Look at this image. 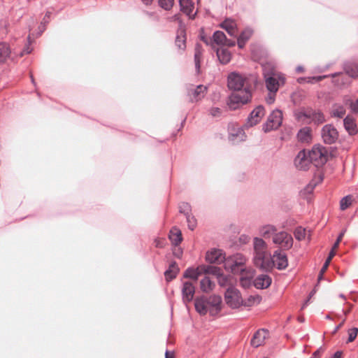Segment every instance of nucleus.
I'll list each match as a JSON object with an SVG mask.
<instances>
[{
	"label": "nucleus",
	"instance_id": "1",
	"mask_svg": "<svg viewBox=\"0 0 358 358\" xmlns=\"http://www.w3.org/2000/svg\"><path fill=\"white\" fill-rule=\"evenodd\" d=\"M257 82V78L252 74H242L231 72L227 77V86L234 91L228 97L227 105L231 110H236L250 102L252 87Z\"/></svg>",
	"mask_w": 358,
	"mask_h": 358
},
{
	"label": "nucleus",
	"instance_id": "2",
	"mask_svg": "<svg viewBox=\"0 0 358 358\" xmlns=\"http://www.w3.org/2000/svg\"><path fill=\"white\" fill-rule=\"evenodd\" d=\"M263 76L268 92H277L279 87L285 83V78L282 73L273 69H268L266 66H263Z\"/></svg>",
	"mask_w": 358,
	"mask_h": 358
},
{
	"label": "nucleus",
	"instance_id": "3",
	"mask_svg": "<svg viewBox=\"0 0 358 358\" xmlns=\"http://www.w3.org/2000/svg\"><path fill=\"white\" fill-rule=\"evenodd\" d=\"M267 248V243L262 238L255 237L253 238V262L256 267L262 269L266 268L265 258Z\"/></svg>",
	"mask_w": 358,
	"mask_h": 358
},
{
	"label": "nucleus",
	"instance_id": "4",
	"mask_svg": "<svg viewBox=\"0 0 358 358\" xmlns=\"http://www.w3.org/2000/svg\"><path fill=\"white\" fill-rule=\"evenodd\" d=\"M247 258L241 253H236L225 259L224 267L234 274H243L247 269Z\"/></svg>",
	"mask_w": 358,
	"mask_h": 358
},
{
	"label": "nucleus",
	"instance_id": "5",
	"mask_svg": "<svg viewBox=\"0 0 358 358\" xmlns=\"http://www.w3.org/2000/svg\"><path fill=\"white\" fill-rule=\"evenodd\" d=\"M311 163L316 167L323 166L328 159V151L321 145H315L311 150L308 152Z\"/></svg>",
	"mask_w": 358,
	"mask_h": 358
},
{
	"label": "nucleus",
	"instance_id": "6",
	"mask_svg": "<svg viewBox=\"0 0 358 358\" xmlns=\"http://www.w3.org/2000/svg\"><path fill=\"white\" fill-rule=\"evenodd\" d=\"M272 242L273 244L279 245L280 249L288 250L293 246L294 240L291 234L285 231L275 232L274 234Z\"/></svg>",
	"mask_w": 358,
	"mask_h": 358
},
{
	"label": "nucleus",
	"instance_id": "7",
	"mask_svg": "<svg viewBox=\"0 0 358 358\" xmlns=\"http://www.w3.org/2000/svg\"><path fill=\"white\" fill-rule=\"evenodd\" d=\"M226 303L231 308H239L243 304L241 293L235 287H230L224 293Z\"/></svg>",
	"mask_w": 358,
	"mask_h": 358
},
{
	"label": "nucleus",
	"instance_id": "8",
	"mask_svg": "<svg viewBox=\"0 0 358 358\" xmlns=\"http://www.w3.org/2000/svg\"><path fill=\"white\" fill-rule=\"evenodd\" d=\"M282 114L280 110H274L268 116L267 121L263 125L264 132L277 129L282 124Z\"/></svg>",
	"mask_w": 358,
	"mask_h": 358
},
{
	"label": "nucleus",
	"instance_id": "9",
	"mask_svg": "<svg viewBox=\"0 0 358 358\" xmlns=\"http://www.w3.org/2000/svg\"><path fill=\"white\" fill-rule=\"evenodd\" d=\"M321 135L326 144H333L338 138V132L332 124L324 125L322 129Z\"/></svg>",
	"mask_w": 358,
	"mask_h": 358
},
{
	"label": "nucleus",
	"instance_id": "10",
	"mask_svg": "<svg viewBox=\"0 0 358 358\" xmlns=\"http://www.w3.org/2000/svg\"><path fill=\"white\" fill-rule=\"evenodd\" d=\"M207 312L210 315L215 316L221 310L222 298L218 295H211L208 297L206 296Z\"/></svg>",
	"mask_w": 358,
	"mask_h": 358
},
{
	"label": "nucleus",
	"instance_id": "11",
	"mask_svg": "<svg viewBox=\"0 0 358 358\" xmlns=\"http://www.w3.org/2000/svg\"><path fill=\"white\" fill-rule=\"evenodd\" d=\"M228 131L229 140L234 143L243 141L245 139V134L243 129L234 124H229Z\"/></svg>",
	"mask_w": 358,
	"mask_h": 358
},
{
	"label": "nucleus",
	"instance_id": "12",
	"mask_svg": "<svg viewBox=\"0 0 358 358\" xmlns=\"http://www.w3.org/2000/svg\"><path fill=\"white\" fill-rule=\"evenodd\" d=\"M271 259L278 270H284L288 266L287 256L281 249L274 251Z\"/></svg>",
	"mask_w": 358,
	"mask_h": 358
},
{
	"label": "nucleus",
	"instance_id": "13",
	"mask_svg": "<svg viewBox=\"0 0 358 358\" xmlns=\"http://www.w3.org/2000/svg\"><path fill=\"white\" fill-rule=\"evenodd\" d=\"M310 164L312 163L306 150L299 151L294 159V165L296 169L303 171L308 170Z\"/></svg>",
	"mask_w": 358,
	"mask_h": 358
},
{
	"label": "nucleus",
	"instance_id": "14",
	"mask_svg": "<svg viewBox=\"0 0 358 358\" xmlns=\"http://www.w3.org/2000/svg\"><path fill=\"white\" fill-rule=\"evenodd\" d=\"M265 110L262 106H257L249 115L245 126L250 127L259 122L261 118L264 115Z\"/></svg>",
	"mask_w": 358,
	"mask_h": 358
},
{
	"label": "nucleus",
	"instance_id": "15",
	"mask_svg": "<svg viewBox=\"0 0 358 358\" xmlns=\"http://www.w3.org/2000/svg\"><path fill=\"white\" fill-rule=\"evenodd\" d=\"M302 115L308 120L309 123L313 122L314 124H319L325 121L324 115L321 111L311 108L305 110Z\"/></svg>",
	"mask_w": 358,
	"mask_h": 358
},
{
	"label": "nucleus",
	"instance_id": "16",
	"mask_svg": "<svg viewBox=\"0 0 358 358\" xmlns=\"http://www.w3.org/2000/svg\"><path fill=\"white\" fill-rule=\"evenodd\" d=\"M225 255L222 250L218 249H213L207 252L206 255V260L210 264H224Z\"/></svg>",
	"mask_w": 358,
	"mask_h": 358
},
{
	"label": "nucleus",
	"instance_id": "17",
	"mask_svg": "<svg viewBox=\"0 0 358 358\" xmlns=\"http://www.w3.org/2000/svg\"><path fill=\"white\" fill-rule=\"evenodd\" d=\"M337 76H342L341 78V83H338L337 85H349L350 83V80L348 78H345L343 77V73L342 72H336V73H331V74H329V75H324V76H311V77H308V80H307V83H315L317 82H320L321 80H322L323 79L326 78H329V77H331V78H336Z\"/></svg>",
	"mask_w": 358,
	"mask_h": 358
},
{
	"label": "nucleus",
	"instance_id": "18",
	"mask_svg": "<svg viewBox=\"0 0 358 358\" xmlns=\"http://www.w3.org/2000/svg\"><path fill=\"white\" fill-rule=\"evenodd\" d=\"M195 293V287L191 282H185L182 287V298L185 303L192 301Z\"/></svg>",
	"mask_w": 358,
	"mask_h": 358
},
{
	"label": "nucleus",
	"instance_id": "19",
	"mask_svg": "<svg viewBox=\"0 0 358 358\" xmlns=\"http://www.w3.org/2000/svg\"><path fill=\"white\" fill-rule=\"evenodd\" d=\"M268 335L269 332L266 329H260L257 330L250 341L251 345L254 348H258L262 345Z\"/></svg>",
	"mask_w": 358,
	"mask_h": 358
},
{
	"label": "nucleus",
	"instance_id": "20",
	"mask_svg": "<svg viewBox=\"0 0 358 358\" xmlns=\"http://www.w3.org/2000/svg\"><path fill=\"white\" fill-rule=\"evenodd\" d=\"M13 54L10 45L6 42H0V66L13 60Z\"/></svg>",
	"mask_w": 358,
	"mask_h": 358
},
{
	"label": "nucleus",
	"instance_id": "21",
	"mask_svg": "<svg viewBox=\"0 0 358 358\" xmlns=\"http://www.w3.org/2000/svg\"><path fill=\"white\" fill-rule=\"evenodd\" d=\"M208 87L203 85H199L196 88L189 90L188 94L190 96L192 102L201 100L206 94Z\"/></svg>",
	"mask_w": 358,
	"mask_h": 358
},
{
	"label": "nucleus",
	"instance_id": "22",
	"mask_svg": "<svg viewBox=\"0 0 358 358\" xmlns=\"http://www.w3.org/2000/svg\"><path fill=\"white\" fill-rule=\"evenodd\" d=\"M180 10L189 18L193 19L196 15L194 12V3L192 0H179Z\"/></svg>",
	"mask_w": 358,
	"mask_h": 358
},
{
	"label": "nucleus",
	"instance_id": "23",
	"mask_svg": "<svg viewBox=\"0 0 358 358\" xmlns=\"http://www.w3.org/2000/svg\"><path fill=\"white\" fill-rule=\"evenodd\" d=\"M220 27L226 30V31L231 36H236L238 32L237 24L235 20L227 18L220 24Z\"/></svg>",
	"mask_w": 358,
	"mask_h": 358
},
{
	"label": "nucleus",
	"instance_id": "24",
	"mask_svg": "<svg viewBox=\"0 0 358 358\" xmlns=\"http://www.w3.org/2000/svg\"><path fill=\"white\" fill-rule=\"evenodd\" d=\"M271 278L266 274L257 275L254 280V285L257 289H266L271 284Z\"/></svg>",
	"mask_w": 358,
	"mask_h": 358
},
{
	"label": "nucleus",
	"instance_id": "25",
	"mask_svg": "<svg viewBox=\"0 0 358 358\" xmlns=\"http://www.w3.org/2000/svg\"><path fill=\"white\" fill-rule=\"evenodd\" d=\"M252 34L253 30L250 27H246L241 31V34L237 38V44L240 49L244 48L247 41L250 38Z\"/></svg>",
	"mask_w": 358,
	"mask_h": 358
},
{
	"label": "nucleus",
	"instance_id": "26",
	"mask_svg": "<svg viewBox=\"0 0 358 358\" xmlns=\"http://www.w3.org/2000/svg\"><path fill=\"white\" fill-rule=\"evenodd\" d=\"M276 231L277 228L273 224H265L259 228V234L265 239L273 238Z\"/></svg>",
	"mask_w": 358,
	"mask_h": 358
},
{
	"label": "nucleus",
	"instance_id": "27",
	"mask_svg": "<svg viewBox=\"0 0 358 358\" xmlns=\"http://www.w3.org/2000/svg\"><path fill=\"white\" fill-rule=\"evenodd\" d=\"M345 73L350 78H357L358 77V66L357 64L351 62H346L343 64Z\"/></svg>",
	"mask_w": 358,
	"mask_h": 358
},
{
	"label": "nucleus",
	"instance_id": "28",
	"mask_svg": "<svg viewBox=\"0 0 358 358\" xmlns=\"http://www.w3.org/2000/svg\"><path fill=\"white\" fill-rule=\"evenodd\" d=\"M343 124L345 129L350 135H355L357 133V124L352 117L346 116L343 120Z\"/></svg>",
	"mask_w": 358,
	"mask_h": 358
},
{
	"label": "nucleus",
	"instance_id": "29",
	"mask_svg": "<svg viewBox=\"0 0 358 358\" xmlns=\"http://www.w3.org/2000/svg\"><path fill=\"white\" fill-rule=\"evenodd\" d=\"M176 46L182 50H185L186 48V34L185 30L181 26L177 31V35L176 38Z\"/></svg>",
	"mask_w": 358,
	"mask_h": 358
},
{
	"label": "nucleus",
	"instance_id": "30",
	"mask_svg": "<svg viewBox=\"0 0 358 358\" xmlns=\"http://www.w3.org/2000/svg\"><path fill=\"white\" fill-rule=\"evenodd\" d=\"M217 283L222 287L227 289L234 286L233 278L230 275H224L221 272L217 277Z\"/></svg>",
	"mask_w": 358,
	"mask_h": 358
},
{
	"label": "nucleus",
	"instance_id": "31",
	"mask_svg": "<svg viewBox=\"0 0 358 358\" xmlns=\"http://www.w3.org/2000/svg\"><path fill=\"white\" fill-rule=\"evenodd\" d=\"M194 307L200 315H205L207 314V305H206V296H203L201 297H198L194 301Z\"/></svg>",
	"mask_w": 358,
	"mask_h": 358
},
{
	"label": "nucleus",
	"instance_id": "32",
	"mask_svg": "<svg viewBox=\"0 0 358 358\" xmlns=\"http://www.w3.org/2000/svg\"><path fill=\"white\" fill-rule=\"evenodd\" d=\"M179 272V268L176 262H172L169 268L164 272V276L167 281H171L176 278L177 274Z\"/></svg>",
	"mask_w": 358,
	"mask_h": 358
},
{
	"label": "nucleus",
	"instance_id": "33",
	"mask_svg": "<svg viewBox=\"0 0 358 358\" xmlns=\"http://www.w3.org/2000/svg\"><path fill=\"white\" fill-rule=\"evenodd\" d=\"M202 274L201 269H200V265L198 266L196 268L193 267H189L187 268L184 273H183V278H189L193 280H197L199 275Z\"/></svg>",
	"mask_w": 358,
	"mask_h": 358
},
{
	"label": "nucleus",
	"instance_id": "34",
	"mask_svg": "<svg viewBox=\"0 0 358 358\" xmlns=\"http://www.w3.org/2000/svg\"><path fill=\"white\" fill-rule=\"evenodd\" d=\"M215 285L210 278L205 276L200 281V289L203 292L208 293L213 290Z\"/></svg>",
	"mask_w": 358,
	"mask_h": 358
},
{
	"label": "nucleus",
	"instance_id": "35",
	"mask_svg": "<svg viewBox=\"0 0 358 358\" xmlns=\"http://www.w3.org/2000/svg\"><path fill=\"white\" fill-rule=\"evenodd\" d=\"M203 55V49L199 43H196L194 48V64L197 73L200 71L201 60Z\"/></svg>",
	"mask_w": 358,
	"mask_h": 358
},
{
	"label": "nucleus",
	"instance_id": "36",
	"mask_svg": "<svg viewBox=\"0 0 358 358\" xmlns=\"http://www.w3.org/2000/svg\"><path fill=\"white\" fill-rule=\"evenodd\" d=\"M169 238L174 246H178L182 241V234L179 229L174 227L170 231Z\"/></svg>",
	"mask_w": 358,
	"mask_h": 358
},
{
	"label": "nucleus",
	"instance_id": "37",
	"mask_svg": "<svg viewBox=\"0 0 358 358\" xmlns=\"http://www.w3.org/2000/svg\"><path fill=\"white\" fill-rule=\"evenodd\" d=\"M200 269H201L202 274H212L216 277L222 272L220 267L213 265L201 264Z\"/></svg>",
	"mask_w": 358,
	"mask_h": 358
},
{
	"label": "nucleus",
	"instance_id": "38",
	"mask_svg": "<svg viewBox=\"0 0 358 358\" xmlns=\"http://www.w3.org/2000/svg\"><path fill=\"white\" fill-rule=\"evenodd\" d=\"M217 56L220 62L223 64H227L231 60V54L227 49H218L217 50Z\"/></svg>",
	"mask_w": 358,
	"mask_h": 358
},
{
	"label": "nucleus",
	"instance_id": "39",
	"mask_svg": "<svg viewBox=\"0 0 358 358\" xmlns=\"http://www.w3.org/2000/svg\"><path fill=\"white\" fill-rule=\"evenodd\" d=\"M345 114V109L343 106L341 104H334L332 107L331 115L335 117H343Z\"/></svg>",
	"mask_w": 358,
	"mask_h": 358
},
{
	"label": "nucleus",
	"instance_id": "40",
	"mask_svg": "<svg viewBox=\"0 0 358 358\" xmlns=\"http://www.w3.org/2000/svg\"><path fill=\"white\" fill-rule=\"evenodd\" d=\"M226 36L224 32L221 31H216L213 34V41L217 45H223L226 42Z\"/></svg>",
	"mask_w": 358,
	"mask_h": 358
},
{
	"label": "nucleus",
	"instance_id": "41",
	"mask_svg": "<svg viewBox=\"0 0 358 358\" xmlns=\"http://www.w3.org/2000/svg\"><path fill=\"white\" fill-rule=\"evenodd\" d=\"M298 138L304 142L308 141L310 138V130L308 128H303L299 130L297 134Z\"/></svg>",
	"mask_w": 358,
	"mask_h": 358
},
{
	"label": "nucleus",
	"instance_id": "42",
	"mask_svg": "<svg viewBox=\"0 0 358 358\" xmlns=\"http://www.w3.org/2000/svg\"><path fill=\"white\" fill-rule=\"evenodd\" d=\"M179 212L185 216L192 214V207L189 203L187 202H182L179 204Z\"/></svg>",
	"mask_w": 358,
	"mask_h": 358
},
{
	"label": "nucleus",
	"instance_id": "43",
	"mask_svg": "<svg viewBox=\"0 0 358 358\" xmlns=\"http://www.w3.org/2000/svg\"><path fill=\"white\" fill-rule=\"evenodd\" d=\"M352 201V196L347 195L344 196L340 201V208L342 210L347 209L351 205Z\"/></svg>",
	"mask_w": 358,
	"mask_h": 358
},
{
	"label": "nucleus",
	"instance_id": "44",
	"mask_svg": "<svg viewBox=\"0 0 358 358\" xmlns=\"http://www.w3.org/2000/svg\"><path fill=\"white\" fill-rule=\"evenodd\" d=\"M294 237L298 241H302L305 238L306 235V230L302 227H298L294 230Z\"/></svg>",
	"mask_w": 358,
	"mask_h": 358
},
{
	"label": "nucleus",
	"instance_id": "45",
	"mask_svg": "<svg viewBox=\"0 0 358 358\" xmlns=\"http://www.w3.org/2000/svg\"><path fill=\"white\" fill-rule=\"evenodd\" d=\"M185 217L189 229L193 231L197 225L196 219L194 217L192 213L187 215V216H185Z\"/></svg>",
	"mask_w": 358,
	"mask_h": 358
},
{
	"label": "nucleus",
	"instance_id": "46",
	"mask_svg": "<svg viewBox=\"0 0 358 358\" xmlns=\"http://www.w3.org/2000/svg\"><path fill=\"white\" fill-rule=\"evenodd\" d=\"M334 255H335V252L333 251V250H331L329 254L328 257L325 260L324 264H323L322 268L320 269V275H322L324 274V273L326 271V270L327 269V268L330 264V262H331V259L334 257Z\"/></svg>",
	"mask_w": 358,
	"mask_h": 358
},
{
	"label": "nucleus",
	"instance_id": "47",
	"mask_svg": "<svg viewBox=\"0 0 358 358\" xmlns=\"http://www.w3.org/2000/svg\"><path fill=\"white\" fill-rule=\"evenodd\" d=\"M159 5L164 10H169L173 7V0H159Z\"/></svg>",
	"mask_w": 358,
	"mask_h": 358
},
{
	"label": "nucleus",
	"instance_id": "48",
	"mask_svg": "<svg viewBox=\"0 0 358 358\" xmlns=\"http://www.w3.org/2000/svg\"><path fill=\"white\" fill-rule=\"evenodd\" d=\"M358 334V329L357 327H353L348 330V343H351L355 341Z\"/></svg>",
	"mask_w": 358,
	"mask_h": 358
},
{
	"label": "nucleus",
	"instance_id": "49",
	"mask_svg": "<svg viewBox=\"0 0 358 358\" xmlns=\"http://www.w3.org/2000/svg\"><path fill=\"white\" fill-rule=\"evenodd\" d=\"M210 115L213 117H218L221 116L222 110L218 107H213L209 110Z\"/></svg>",
	"mask_w": 358,
	"mask_h": 358
},
{
	"label": "nucleus",
	"instance_id": "50",
	"mask_svg": "<svg viewBox=\"0 0 358 358\" xmlns=\"http://www.w3.org/2000/svg\"><path fill=\"white\" fill-rule=\"evenodd\" d=\"M345 229L343 230L338 235V236L336 239V241L334 243V244L332 247L331 250H333V251H334L338 248L339 243L341 241V240L345 234Z\"/></svg>",
	"mask_w": 358,
	"mask_h": 358
},
{
	"label": "nucleus",
	"instance_id": "51",
	"mask_svg": "<svg viewBox=\"0 0 358 358\" xmlns=\"http://www.w3.org/2000/svg\"><path fill=\"white\" fill-rule=\"evenodd\" d=\"M173 255L178 259L181 258L182 255V248L178 247V245L175 246V248L173 250Z\"/></svg>",
	"mask_w": 358,
	"mask_h": 358
},
{
	"label": "nucleus",
	"instance_id": "52",
	"mask_svg": "<svg viewBox=\"0 0 358 358\" xmlns=\"http://www.w3.org/2000/svg\"><path fill=\"white\" fill-rule=\"evenodd\" d=\"M350 108L352 112L358 113V98L355 101H350Z\"/></svg>",
	"mask_w": 358,
	"mask_h": 358
},
{
	"label": "nucleus",
	"instance_id": "53",
	"mask_svg": "<svg viewBox=\"0 0 358 358\" xmlns=\"http://www.w3.org/2000/svg\"><path fill=\"white\" fill-rule=\"evenodd\" d=\"M275 94H276V92H268V96L266 98V102L268 104H271V103H273L275 101Z\"/></svg>",
	"mask_w": 358,
	"mask_h": 358
},
{
	"label": "nucleus",
	"instance_id": "54",
	"mask_svg": "<svg viewBox=\"0 0 358 358\" xmlns=\"http://www.w3.org/2000/svg\"><path fill=\"white\" fill-rule=\"evenodd\" d=\"M316 185H317L316 182H315L313 180L310 182V183L306 187V191L308 193H310L313 190V189L315 187Z\"/></svg>",
	"mask_w": 358,
	"mask_h": 358
},
{
	"label": "nucleus",
	"instance_id": "55",
	"mask_svg": "<svg viewBox=\"0 0 358 358\" xmlns=\"http://www.w3.org/2000/svg\"><path fill=\"white\" fill-rule=\"evenodd\" d=\"M50 15H51L50 12H47L41 22V24H44L46 25L49 22V18L50 17Z\"/></svg>",
	"mask_w": 358,
	"mask_h": 358
},
{
	"label": "nucleus",
	"instance_id": "56",
	"mask_svg": "<svg viewBox=\"0 0 358 358\" xmlns=\"http://www.w3.org/2000/svg\"><path fill=\"white\" fill-rule=\"evenodd\" d=\"M45 24L41 23L40 26L38 27V32L36 34V37L40 36L42 34V33L45 31Z\"/></svg>",
	"mask_w": 358,
	"mask_h": 358
},
{
	"label": "nucleus",
	"instance_id": "57",
	"mask_svg": "<svg viewBox=\"0 0 358 358\" xmlns=\"http://www.w3.org/2000/svg\"><path fill=\"white\" fill-rule=\"evenodd\" d=\"M235 44H236V41H234V40H227V38H226V42L222 45H227L229 47H232V46H234Z\"/></svg>",
	"mask_w": 358,
	"mask_h": 358
},
{
	"label": "nucleus",
	"instance_id": "58",
	"mask_svg": "<svg viewBox=\"0 0 358 358\" xmlns=\"http://www.w3.org/2000/svg\"><path fill=\"white\" fill-rule=\"evenodd\" d=\"M345 322V319H343L342 320V322L334 328L332 334H336L338 331V329H340L342 327V326L343 325Z\"/></svg>",
	"mask_w": 358,
	"mask_h": 358
},
{
	"label": "nucleus",
	"instance_id": "59",
	"mask_svg": "<svg viewBox=\"0 0 358 358\" xmlns=\"http://www.w3.org/2000/svg\"><path fill=\"white\" fill-rule=\"evenodd\" d=\"M165 358H174L173 352H170L169 350H166L165 352Z\"/></svg>",
	"mask_w": 358,
	"mask_h": 358
},
{
	"label": "nucleus",
	"instance_id": "60",
	"mask_svg": "<svg viewBox=\"0 0 358 358\" xmlns=\"http://www.w3.org/2000/svg\"><path fill=\"white\" fill-rule=\"evenodd\" d=\"M308 77H301L297 79V82L300 84L307 83Z\"/></svg>",
	"mask_w": 358,
	"mask_h": 358
},
{
	"label": "nucleus",
	"instance_id": "61",
	"mask_svg": "<svg viewBox=\"0 0 358 358\" xmlns=\"http://www.w3.org/2000/svg\"><path fill=\"white\" fill-rule=\"evenodd\" d=\"M343 352L341 351H336L334 355L332 358H341Z\"/></svg>",
	"mask_w": 358,
	"mask_h": 358
},
{
	"label": "nucleus",
	"instance_id": "62",
	"mask_svg": "<svg viewBox=\"0 0 358 358\" xmlns=\"http://www.w3.org/2000/svg\"><path fill=\"white\" fill-rule=\"evenodd\" d=\"M321 348L317 350L314 353H313V357H319L320 356V354H321Z\"/></svg>",
	"mask_w": 358,
	"mask_h": 358
},
{
	"label": "nucleus",
	"instance_id": "63",
	"mask_svg": "<svg viewBox=\"0 0 358 358\" xmlns=\"http://www.w3.org/2000/svg\"><path fill=\"white\" fill-rule=\"evenodd\" d=\"M303 71H304V69H303V66H298L296 67V71L297 73H301V72H303Z\"/></svg>",
	"mask_w": 358,
	"mask_h": 358
},
{
	"label": "nucleus",
	"instance_id": "64",
	"mask_svg": "<svg viewBox=\"0 0 358 358\" xmlns=\"http://www.w3.org/2000/svg\"><path fill=\"white\" fill-rule=\"evenodd\" d=\"M153 0H142V1L145 4V5H149L152 3Z\"/></svg>",
	"mask_w": 358,
	"mask_h": 358
}]
</instances>
